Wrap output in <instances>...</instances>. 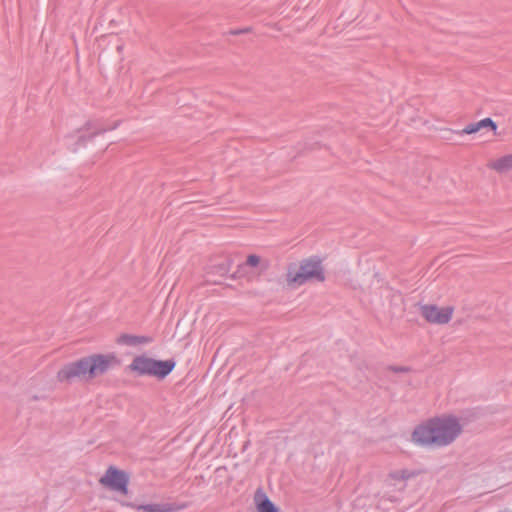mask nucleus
<instances>
[{"instance_id": "obj_1", "label": "nucleus", "mask_w": 512, "mask_h": 512, "mask_svg": "<svg viewBox=\"0 0 512 512\" xmlns=\"http://www.w3.org/2000/svg\"><path fill=\"white\" fill-rule=\"evenodd\" d=\"M461 433L462 425L457 417L442 415L418 424L411 433V441L417 446L446 447Z\"/></svg>"}, {"instance_id": "obj_2", "label": "nucleus", "mask_w": 512, "mask_h": 512, "mask_svg": "<svg viewBox=\"0 0 512 512\" xmlns=\"http://www.w3.org/2000/svg\"><path fill=\"white\" fill-rule=\"evenodd\" d=\"M325 273L321 261L308 258L291 263L284 276V285L290 289H297L309 281L323 282Z\"/></svg>"}, {"instance_id": "obj_3", "label": "nucleus", "mask_w": 512, "mask_h": 512, "mask_svg": "<svg viewBox=\"0 0 512 512\" xmlns=\"http://www.w3.org/2000/svg\"><path fill=\"white\" fill-rule=\"evenodd\" d=\"M175 367L173 360H157L145 354L135 356L127 369L136 376L165 378Z\"/></svg>"}, {"instance_id": "obj_4", "label": "nucleus", "mask_w": 512, "mask_h": 512, "mask_svg": "<svg viewBox=\"0 0 512 512\" xmlns=\"http://www.w3.org/2000/svg\"><path fill=\"white\" fill-rule=\"evenodd\" d=\"M56 378L61 383L71 382L77 378L92 380L88 356L65 364L57 372Z\"/></svg>"}, {"instance_id": "obj_5", "label": "nucleus", "mask_w": 512, "mask_h": 512, "mask_svg": "<svg viewBox=\"0 0 512 512\" xmlns=\"http://www.w3.org/2000/svg\"><path fill=\"white\" fill-rule=\"evenodd\" d=\"M454 311L455 309L451 305L423 304L419 306L421 317L433 325L448 324L453 318Z\"/></svg>"}, {"instance_id": "obj_6", "label": "nucleus", "mask_w": 512, "mask_h": 512, "mask_svg": "<svg viewBox=\"0 0 512 512\" xmlns=\"http://www.w3.org/2000/svg\"><path fill=\"white\" fill-rule=\"evenodd\" d=\"M99 483L104 487L117 491L123 495L128 494L129 476L122 470L110 466L99 479Z\"/></svg>"}, {"instance_id": "obj_7", "label": "nucleus", "mask_w": 512, "mask_h": 512, "mask_svg": "<svg viewBox=\"0 0 512 512\" xmlns=\"http://www.w3.org/2000/svg\"><path fill=\"white\" fill-rule=\"evenodd\" d=\"M92 379L107 373L111 368L119 364V359L113 353L88 355Z\"/></svg>"}, {"instance_id": "obj_8", "label": "nucleus", "mask_w": 512, "mask_h": 512, "mask_svg": "<svg viewBox=\"0 0 512 512\" xmlns=\"http://www.w3.org/2000/svg\"><path fill=\"white\" fill-rule=\"evenodd\" d=\"M253 500L257 512H280L267 494L260 489L255 492Z\"/></svg>"}, {"instance_id": "obj_9", "label": "nucleus", "mask_w": 512, "mask_h": 512, "mask_svg": "<svg viewBox=\"0 0 512 512\" xmlns=\"http://www.w3.org/2000/svg\"><path fill=\"white\" fill-rule=\"evenodd\" d=\"M482 129H490L494 135H497V124L491 118H484L478 122L467 124L461 131L462 134L471 135Z\"/></svg>"}, {"instance_id": "obj_10", "label": "nucleus", "mask_w": 512, "mask_h": 512, "mask_svg": "<svg viewBox=\"0 0 512 512\" xmlns=\"http://www.w3.org/2000/svg\"><path fill=\"white\" fill-rule=\"evenodd\" d=\"M150 342V339L141 335L122 333L115 338V343L119 346L138 347Z\"/></svg>"}, {"instance_id": "obj_11", "label": "nucleus", "mask_w": 512, "mask_h": 512, "mask_svg": "<svg viewBox=\"0 0 512 512\" xmlns=\"http://www.w3.org/2000/svg\"><path fill=\"white\" fill-rule=\"evenodd\" d=\"M185 508V505H178L175 503L162 502L140 505L137 507L139 511L143 512H175Z\"/></svg>"}, {"instance_id": "obj_12", "label": "nucleus", "mask_w": 512, "mask_h": 512, "mask_svg": "<svg viewBox=\"0 0 512 512\" xmlns=\"http://www.w3.org/2000/svg\"><path fill=\"white\" fill-rule=\"evenodd\" d=\"M488 167L496 172L503 173L512 169V154L504 155L489 162Z\"/></svg>"}, {"instance_id": "obj_13", "label": "nucleus", "mask_w": 512, "mask_h": 512, "mask_svg": "<svg viewBox=\"0 0 512 512\" xmlns=\"http://www.w3.org/2000/svg\"><path fill=\"white\" fill-rule=\"evenodd\" d=\"M80 130L87 136H95L101 132L100 126L94 120H86L81 125Z\"/></svg>"}, {"instance_id": "obj_14", "label": "nucleus", "mask_w": 512, "mask_h": 512, "mask_svg": "<svg viewBox=\"0 0 512 512\" xmlns=\"http://www.w3.org/2000/svg\"><path fill=\"white\" fill-rule=\"evenodd\" d=\"M413 476V474L405 469L396 470L389 474L388 480L392 483L396 482H406L408 479H410Z\"/></svg>"}, {"instance_id": "obj_15", "label": "nucleus", "mask_w": 512, "mask_h": 512, "mask_svg": "<svg viewBox=\"0 0 512 512\" xmlns=\"http://www.w3.org/2000/svg\"><path fill=\"white\" fill-rule=\"evenodd\" d=\"M261 262V259L258 255L250 254L246 259V264L250 267H257Z\"/></svg>"}]
</instances>
